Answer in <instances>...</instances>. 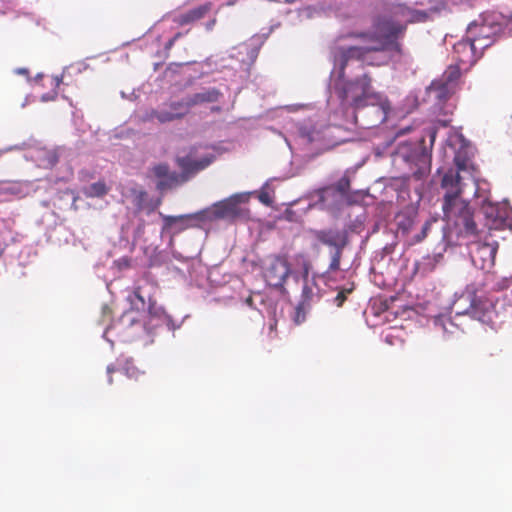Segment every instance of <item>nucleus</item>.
I'll return each instance as SVG.
<instances>
[{"label": "nucleus", "instance_id": "4be33fe9", "mask_svg": "<svg viewBox=\"0 0 512 512\" xmlns=\"http://www.w3.org/2000/svg\"><path fill=\"white\" fill-rule=\"evenodd\" d=\"M461 70L458 66L450 65L440 77L443 81L452 84L455 88L459 87Z\"/></svg>", "mask_w": 512, "mask_h": 512}, {"label": "nucleus", "instance_id": "7ed1b4c3", "mask_svg": "<svg viewBox=\"0 0 512 512\" xmlns=\"http://www.w3.org/2000/svg\"><path fill=\"white\" fill-rule=\"evenodd\" d=\"M456 315H468L486 325H493L496 317L493 300L478 295L472 287H467L453 303Z\"/></svg>", "mask_w": 512, "mask_h": 512}, {"label": "nucleus", "instance_id": "cd10ccee", "mask_svg": "<svg viewBox=\"0 0 512 512\" xmlns=\"http://www.w3.org/2000/svg\"><path fill=\"white\" fill-rule=\"evenodd\" d=\"M135 199L134 203L138 211L144 208V202L147 199V192L144 190H134Z\"/></svg>", "mask_w": 512, "mask_h": 512}, {"label": "nucleus", "instance_id": "39448f33", "mask_svg": "<svg viewBox=\"0 0 512 512\" xmlns=\"http://www.w3.org/2000/svg\"><path fill=\"white\" fill-rule=\"evenodd\" d=\"M390 110L391 106L388 99L380 93H373L366 102L362 113L355 112V122L358 124L359 117H361L363 119V122L360 123L361 126L366 128L376 127L387 120Z\"/></svg>", "mask_w": 512, "mask_h": 512}, {"label": "nucleus", "instance_id": "bb28decb", "mask_svg": "<svg viewBox=\"0 0 512 512\" xmlns=\"http://www.w3.org/2000/svg\"><path fill=\"white\" fill-rule=\"evenodd\" d=\"M353 291V287L351 288H342L338 293L337 295L335 296L334 298V303L336 304L337 307H341L344 302L346 301L347 299V296Z\"/></svg>", "mask_w": 512, "mask_h": 512}, {"label": "nucleus", "instance_id": "a878e982", "mask_svg": "<svg viewBox=\"0 0 512 512\" xmlns=\"http://www.w3.org/2000/svg\"><path fill=\"white\" fill-rule=\"evenodd\" d=\"M124 372L129 378L134 379H138L140 376L145 374L143 371H140L137 367H135L132 361H126Z\"/></svg>", "mask_w": 512, "mask_h": 512}, {"label": "nucleus", "instance_id": "f03ea898", "mask_svg": "<svg viewBox=\"0 0 512 512\" xmlns=\"http://www.w3.org/2000/svg\"><path fill=\"white\" fill-rule=\"evenodd\" d=\"M406 27L392 21H383L378 24L377 30L384 35L372 36L373 45L367 47L351 46L339 50L336 62L339 65V77L344 78L345 68L351 60L363 61L367 53L378 51H395L401 53V44L396 41L399 34L405 31Z\"/></svg>", "mask_w": 512, "mask_h": 512}, {"label": "nucleus", "instance_id": "ea45409f", "mask_svg": "<svg viewBox=\"0 0 512 512\" xmlns=\"http://www.w3.org/2000/svg\"><path fill=\"white\" fill-rule=\"evenodd\" d=\"M174 43H175V38H172V39H170V40L168 41V43H167V46H166V47H167V48H171V47L174 45Z\"/></svg>", "mask_w": 512, "mask_h": 512}, {"label": "nucleus", "instance_id": "a19ab883", "mask_svg": "<svg viewBox=\"0 0 512 512\" xmlns=\"http://www.w3.org/2000/svg\"><path fill=\"white\" fill-rule=\"evenodd\" d=\"M282 2L292 4V3L296 2V0H282Z\"/></svg>", "mask_w": 512, "mask_h": 512}, {"label": "nucleus", "instance_id": "9b49d317", "mask_svg": "<svg viewBox=\"0 0 512 512\" xmlns=\"http://www.w3.org/2000/svg\"><path fill=\"white\" fill-rule=\"evenodd\" d=\"M291 272L290 264L286 256L277 255L269 260L265 269L264 277L271 287H282Z\"/></svg>", "mask_w": 512, "mask_h": 512}, {"label": "nucleus", "instance_id": "473e14b6", "mask_svg": "<svg viewBox=\"0 0 512 512\" xmlns=\"http://www.w3.org/2000/svg\"><path fill=\"white\" fill-rule=\"evenodd\" d=\"M421 161L422 162H430L431 161V149L423 148L421 152Z\"/></svg>", "mask_w": 512, "mask_h": 512}, {"label": "nucleus", "instance_id": "423d86ee", "mask_svg": "<svg viewBox=\"0 0 512 512\" xmlns=\"http://www.w3.org/2000/svg\"><path fill=\"white\" fill-rule=\"evenodd\" d=\"M455 169H449L445 174H456L459 177V182H468L470 192L474 197H478V168L474 165L468 151L466 149H459L454 156Z\"/></svg>", "mask_w": 512, "mask_h": 512}, {"label": "nucleus", "instance_id": "c9c22d12", "mask_svg": "<svg viewBox=\"0 0 512 512\" xmlns=\"http://www.w3.org/2000/svg\"><path fill=\"white\" fill-rule=\"evenodd\" d=\"M57 96V92L54 91L52 94H44L42 96V100L43 101H49V100H54Z\"/></svg>", "mask_w": 512, "mask_h": 512}, {"label": "nucleus", "instance_id": "37998d69", "mask_svg": "<svg viewBox=\"0 0 512 512\" xmlns=\"http://www.w3.org/2000/svg\"><path fill=\"white\" fill-rule=\"evenodd\" d=\"M234 4H235V1H233V0H230V1H228V3H227V5H229V6L234 5Z\"/></svg>", "mask_w": 512, "mask_h": 512}, {"label": "nucleus", "instance_id": "6ab92c4d", "mask_svg": "<svg viewBox=\"0 0 512 512\" xmlns=\"http://www.w3.org/2000/svg\"><path fill=\"white\" fill-rule=\"evenodd\" d=\"M315 237L322 244L333 246L336 249H338V247L343 249L345 243L347 242L346 234L339 230H319L316 231Z\"/></svg>", "mask_w": 512, "mask_h": 512}, {"label": "nucleus", "instance_id": "c03bdc74", "mask_svg": "<svg viewBox=\"0 0 512 512\" xmlns=\"http://www.w3.org/2000/svg\"><path fill=\"white\" fill-rule=\"evenodd\" d=\"M220 110H221L220 107H213L212 108V111H220Z\"/></svg>", "mask_w": 512, "mask_h": 512}, {"label": "nucleus", "instance_id": "aec40b11", "mask_svg": "<svg viewBox=\"0 0 512 512\" xmlns=\"http://www.w3.org/2000/svg\"><path fill=\"white\" fill-rule=\"evenodd\" d=\"M429 89L430 92L434 93L435 97L440 101L447 100L457 91V88L452 86V84L443 81L441 78L433 81Z\"/></svg>", "mask_w": 512, "mask_h": 512}, {"label": "nucleus", "instance_id": "5701e85b", "mask_svg": "<svg viewBox=\"0 0 512 512\" xmlns=\"http://www.w3.org/2000/svg\"><path fill=\"white\" fill-rule=\"evenodd\" d=\"M119 325L123 328L136 326L141 329L143 327L141 321L137 317V312H135L133 309L123 313L119 319Z\"/></svg>", "mask_w": 512, "mask_h": 512}, {"label": "nucleus", "instance_id": "a211bd4d", "mask_svg": "<svg viewBox=\"0 0 512 512\" xmlns=\"http://www.w3.org/2000/svg\"><path fill=\"white\" fill-rule=\"evenodd\" d=\"M239 200L231 197L214 204L212 214L216 219L235 217L239 214Z\"/></svg>", "mask_w": 512, "mask_h": 512}, {"label": "nucleus", "instance_id": "9d476101", "mask_svg": "<svg viewBox=\"0 0 512 512\" xmlns=\"http://www.w3.org/2000/svg\"><path fill=\"white\" fill-rule=\"evenodd\" d=\"M188 112L181 101H173L166 104L160 109H151L142 116L143 122H153L155 120L160 124H165L175 120H180L187 115Z\"/></svg>", "mask_w": 512, "mask_h": 512}, {"label": "nucleus", "instance_id": "0eeeda50", "mask_svg": "<svg viewBox=\"0 0 512 512\" xmlns=\"http://www.w3.org/2000/svg\"><path fill=\"white\" fill-rule=\"evenodd\" d=\"M498 31V26L488 25L485 21L478 23L476 21L469 24L467 28L466 41L458 43L455 48L469 47L471 51L476 50V42L479 43L481 48L491 45V36Z\"/></svg>", "mask_w": 512, "mask_h": 512}, {"label": "nucleus", "instance_id": "1a4fd4ad", "mask_svg": "<svg viewBox=\"0 0 512 512\" xmlns=\"http://www.w3.org/2000/svg\"><path fill=\"white\" fill-rule=\"evenodd\" d=\"M498 242H475L470 247V257L473 265L481 270L489 271L495 265Z\"/></svg>", "mask_w": 512, "mask_h": 512}, {"label": "nucleus", "instance_id": "72a5a7b5", "mask_svg": "<svg viewBox=\"0 0 512 512\" xmlns=\"http://www.w3.org/2000/svg\"><path fill=\"white\" fill-rule=\"evenodd\" d=\"M217 23L216 17L211 18L209 21L206 22L205 28L207 31H212Z\"/></svg>", "mask_w": 512, "mask_h": 512}, {"label": "nucleus", "instance_id": "c85d7f7f", "mask_svg": "<svg viewBox=\"0 0 512 512\" xmlns=\"http://www.w3.org/2000/svg\"><path fill=\"white\" fill-rule=\"evenodd\" d=\"M434 222H436V219H429L424 223L421 232L415 236L416 243L421 242L422 240H424L427 237L428 231L430 230L431 225Z\"/></svg>", "mask_w": 512, "mask_h": 512}, {"label": "nucleus", "instance_id": "b1692460", "mask_svg": "<svg viewBox=\"0 0 512 512\" xmlns=\"http://www.w3.org/2000/svg\"><path fill=\"white\" fill-rule=\"evenodd\" d=\"M407 14L409 15L408 22L409 23H417V22H426L429 19L428 12L424 10H416L411 8H405Z\"/></svg>", "mask_w": 512, "mask_h": 512}, {"label": "nucleus", "instance_id": "79ce46f5", "mask_svg": "<svg viewBox=\"0 0 512 512\" xmlns=\"http://www.w3.org/2000/svg\"><path fill=\"white\" fill-rule=\"evenodd\" d=\"M180 37H181V33H180V32H178L177 34H175V36H174L173 38H175V41H176V40H177V39H179Z\"/></svg>", "mask_w": 512, "mask_h": 512}, {"label": "nucleus", "instance_id": "e433bc0d", "mask_svg": "<svg viewBox=\"0 0 512 512\" xmlns=\"http://www.w3.org/2000/svg\"><path fill=\"white\" fill-rule=\"evenodd\" d=\"M61 83H62V79L60 77H58V76L52 77V85H54L55 87H59Z\"/></svg>", "mask_w": 512, "mask_h": 512}, {"label": "nucleus", "instance_id": "4c0bfd02", "mask_svg": "<svg viewBox=\"0 0 512 512\" xmlns=\"http://www.w3.org/2000/svg\"><path fill=\"white\" fill-rule=\"evenodd\" d=\"M410 130H411V127H406V128L400 129V130L396 133V136L404 135V134L408 133Z\"/></svg>", "mask_w": 512, "mask_h": 512}, {"label": "nucleus", "instance_id": "f3484780", "mask_svg": "<svg viewBox=\"0 0 512 512\" xmlns=\"http://www.w3.org/2000/svg\"><path fill=\"white\" fill-rule=\"evenodd\" d=\"M153 174L160 179L157 188L160 190L172 188L179 183L177 173H169V166L166 163H160L152 168Z\"/></svg>", "mask_w": 512, "mask_h": 512}, {"label": "nucleus", "instance_id": "f704fd0d", "mask_svg": "<svg viewBox=\"0 0 512 512\" xmlns=\"http://www.w3.org/2000/svg\"><path fill=\"white\" fill-rule=\"evenodd\" d=\"M115 370H116V369H115V367H114L113 365H108V366H107V374H108V383H109V384H112V383H113V381H112V377H111V374H112L113 372H115Z\"/></svg>", "mask_w": 512, "mask_h": 512}, {"label": "nucleus", "instance_id": "393cba45", "mask_svg": "<svg viewBox=\"0 0 512 512\" xmlns=\"http://www.w3.org/2000/svg\"><path fill=\"white\" fill-rule=\"evenodd\" d=\"M133 297L137 300V302H135L132 298H130V301H131L132 305L134 306V308L136 310H143L146 306V301H145V298L143 297V295L141 294L140 287L134 288Z\"/></svg>", "mask_w": 512, "mask_h": 512}, {"label": "nucleus", "instance_id": "6e6552de", "mask_svg": "<svg viewBox=\"0 0 512 512\" xmlns=\"http://www.w3.org/2000/svg\"><path fill=\"white\" fill-rule=\"evenodd\" d=\"M215 158V155L212 153L198 156L197 147L193 146L187 155L177 157L176 163L182 170L183 176L187 179L206 169L215 161Z\"/></svg>", "mask_w": 512, "mask_h": 512}, {"label": "nucleus", "instance_id": "ddd939ff", "mask_svg": "<svg viewBox=\"0 0 512 512\" xmlns=\"http://www.w3.org/2000/svg\"><path fill=\"white\" fill-rule=\"evenodd\" d=\"M160 216L163 218V227H162V233L165 232H172V234H177L179 232H182L189 226L188 222L192 220H200L202 219L201 213H195V214H185V215H178V216H168L163 215L162 213H159Z\"/></svg>", "mask_w": 512, "mask_h": 512}, {"label": "nucleus", "instance_id": "412c9836", "mask_svg": "<svg viewBox=\"0 0 512 512\" xmlns=\"http://www.w3.org/2000/svg\"><path fill=\"white\" fill-rule=\"evenodd\" d=\"M109 189L104 181H98L92 183L90 186L84 189V194L87 197H103L108 193Z\"/></svg>", "mask_w": 512, "mask_h": 512}, {"label": "nucleus", "instance_id": "4468645a", "mask_svg": "<svg viewBox=\"0 0 512 512\" xmlns=\"http://www.w3.org/2000/svg\"><path fill=\"white\" fill-rule=\"evenodd\" d=\"M483 211L491 229H501L507 224L510 213L506 206L489 203L483 206Z\"/></svg>", "mask_w": 512, "mask_h": 512}, {"label": "nucleus", "instance_id": "58836bf2", "mask_svg": "<svg viewBox=\"0 0 512 512\" xmlns=\"http://www.w3.org/2000/svg\"><path fill=\"white\" fill-rule=\"evenodd\" d=\"M429 137H430L431 146H432L434 143L435 137H436V131L434 129L429 131Z\"/></svg>", "mask_w": 512, "mask_h": 512}, {"label": "nucleus", "instance_id": "f8f14e48", "mask_svg": "<svg viewBox=\"0 0 512 512\" xmlns=\"http://www.w3.org/2000/svg\"><path fill=\"white\" fill-rule=\"evenodd\" d=\"M213 9V3L206 1L203 4L193 7L173 17V22L178 26H187L204 19Z\"/></svg>", "mask_w": 512, "mask_h": 512}, {"label": "nucleus", "instance_id": "f257e3e1", "mask_svg": "<svg viewBox=\"0 0 512 512\" xmlns=\"http://www.w3.org/2000/svg\"><path fill=\"white\" fill-rule=\"evenodd\" d=\"M444 191L442 210L444 218L457 229L459 236H473L477 234V224L474 220L473 210L469 201L464 199L468 182H459L456 174H444L441 180Z\"/></svg>", "mask_w": 512, "mask_h": 512}, {"label": "nucleus", "instance_id": "dca6fc26", "mask_svg": "<svg viewBox=\"0 0 512 512\" xmlns=\"http://www.w3.org/2000/svg\"><path fill=\"white\" fill-rule=\"evenodd\" d=\"M222 96V93L217 88H208L204 91L195 93L191 96H188L187 98L183 99L182 102L187 110H189L197 105L205 104V103H214L217 102L220 97Z\"/></svg>", "mask_w": 512, "mask_h": 512}, {"label": "nucleus", "instance_id": "c756f323", "mask_svg": "<svg viewBox=\"0 0 512 512\" xmlns=\"http://www.w3.org/2000/svg\"><path fill=\"white\" fill-rule=\"evenodd\" d=\"M341 256H342V249H341V247H338V249H336L335 253L332 256V259H331V262L329 265V269L331 271H337L340 269Z\"/></svg>", "mask_w": 512, "mask_h": 512}, {"label": "nucleus", "instance_id": "2f4dec72", "mask_svg": "<svg viewBox=\"0 0 512 512\" xmlns=\"http://www.w3.org/2000/svg\"><path fill=\"white\" fill-rule=\"evenodd\" d=\"M304 319H305V315H304V312H303V307L301 305H299L296 308L295 322L297 324H300L302 321H304Z\"/></svg>", "mask_w": 512, "mask_h": 512}, {"label": "nucleus", "instance_id": "2eb2a0df", "mask_svg": "<svg viewBox=\"0 0 512 512\" xmlns=\"http://www.w3.org/2000/svg\"><path fill=\"white\" fill-rule=\"evenodd\" d=\"M350 190V179L344 175L334 185L323 187L317 191L319 201L326 204L330 197L335 198L340 196L342 198L347 197Z\"/></svg>", "mask_w": 512, "mask_h": 512}, {"label": "nucleus", "instance_id": "7c9ffc66", "mask_svg": "<svg viewBox=\"0 0 512 512\" xmlns=\"http://www.w3.org/2000/svg\"><path fill=\"white\" fill-rule=\"evenodd\" d=\"M313 297V291L310 287H308L307 285H305L303 287V291H302V301H301V306H303L305 303H309L311 301Z\"/></svg>", "mask_w": 512, "mask_h": 512}, {"label": "nucleus", "instance_id": "20e7f679", "mask_svg": "<svg viewBox=\"0 0 512 512\" xmlns=\"http://www.w3.org/2000/svg\"><path fill=\"white\" fill-rule=\"evenodd\" d=\"M372 94L371 78L367 74H363L353 81H347L338 89V96L342 103H348L358 113H362Z\"/></svg>", "mask_w": 512, "mask_h": 512}]
</instances>
